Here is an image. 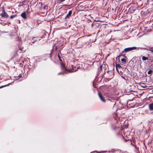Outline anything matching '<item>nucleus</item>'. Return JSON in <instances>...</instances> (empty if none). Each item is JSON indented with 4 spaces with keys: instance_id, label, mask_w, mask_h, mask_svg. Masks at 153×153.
<instances>
[{
    "instance_id": "9d476101",
    "label": "nucleus",
    "mask_w": 153,
    "mask_h": 153,
    "mask_svg": "<svg viewBox=\"0 0 153 153\" xmlns=\"http://www.w3.org/2000/svg\"><path fill=\"white\" fill-rule=\"evenodd\" d=\"M142 59L143 61L147 60L148 59V57H146L144 56H143L142 57Z\"/></svg>"
},
{
    "instance_id": "a878e982",
    "label": "nucleus",
    "mask_w": 153,
    "mask_h": 153,
    "mask_svg": "<svg viewBox=\"0 0 153 153\" xmlns=\"http://www.w3.org/2000/svg\"><path fill=\"white\" fill-rule=\"evenodd\" d=\"M39 4H40L41 6H42L43 5V3L42 2H39Z\"/></svg>"
},
{
    "instance_id": "6ab92c4d",
    "label": "nucleus",
    "mask_w": 153,
    "mask_h": 153,
    "mask_svg": "<svg viewBox=\"0 0 153 153\" xmlns=\"http://www.w3.org/2000/svg\"><path fill=\"white\" fill-rule=\"evenodd\" d=\"M43 9H48V7L47 5H45L44 7H43Z\"/></svg>"
},
{
    "instance_id": "20e7f679",
    "label": "nucleus",
    "mask_w": 153,
    "mask_h": 153,
    "mask_svg": "<svg viewBox=\"0 0 153 153\" xmlns=\"http://www.w3.org/2000/svg\"><path fill=\"white\" fill-rule=\"evenodd\" d=\"M0 15L4 18H7L9 16L8 15L4 10H3L2 13L0 14Z\"/></svg>"
},
{
    "instance_id": "cd10ccee",
    "label": "nucleus",
    "mask_w": 153,
    "mask_h": 153,
    "mask_svg": "<svg viewBox=\"0 0 153 153\" xmlns=\"http://www.w3.org/2000/svg\"><path fill=\"white\" fill-rule=\"evenodd\" d=\"M109 72H110V71H108L107 73H108Z\"/></svg>"
},
{
    "instance_id": "ddd939ff",
    "label": "nucleus",
    "mask_w": 153,
    "mask_h": 153,
    "mask_svg": "<svg viewBox=\"0 0 153 153\" xmlns=\"http://www.w3.org/2000/svg\"><path fill=\"white\" fill-rule=\"evenodd\" d=\"M153 72V71L152 70H149L148 71L147 73L148 74H151Z\"/></svg>"
},
{
    "instance_id": "5701e85b",
    "label": "nucleus",
    "mask_w": 153,
    "mask_h": 153,
    "mask_svg": "<svg viewBox=\"0 0 153 153\" xmlns=\"http://www.w3.org/2000/svg\"><path fill=\"white\" fill-rule=\"evenodd\" d=\"M132 91V90H131V91ZM126 92H128V93H129V92L130 91H128V90L127 89L126 90Z\"/></svg>"
},
{
    "instance_id": "7ed1b4c3",
    "label": "nucleus",
    "mask_w": 153,
    "mask_h": 153,
    "mask_svg": "<svg viewBox=\"0 0 153 153\" xmlns=\"http://www.w3.org/2000/svg\"><path fill=\"white\" fill-rule=\"evenodd\" d=\"M98 95L99 97L101 100L103 102H106L102 94L100 93L99 92L98 93Z\"/></svg>"
},
{
    "instance_id": "39448f33",
    "label": "nucleus",
    "mask_w": 153,
    "mask_h": 153,
    "mask_svg": "<svg viewBox=\"0 0 153 153\" xmlns=\"http://www.w3.org/2000/svg\"><path fill=\"white\" fill-rule=\"evenodd\" d=\"M139 87L140 88V89L141 88H146L147 86H146L145 83H140L139 84Z\"/></svg>"
},
{
    "instance_id": "4be33fe9",
    "label": "nucleus",
    "mask_w": 153,
    "mask_h": 153,
    "mask_svg": "<svg viewBox=\"0 0 153 153\" xmlns=\"http://www.w3.org/2000/svg\"><path fill=\"white\" fill-rule=\"evenodd\" d=\"M102 65H100V71H101L102 70Z\"/></svg>"
},
{
    "instance_id": "423d86ee",
    "label": "nucleus",
    "mask_w": 153,
    "mask_h": 153,
    "mask_svg": "<svg viewBox=\"0 0 153 153\" xmlns=\"http://www.w3.org/2000/svg\"><path fill=\"white\" fill-rule=\"evenodd\" d=\"M149 108L150 111H153V102L151 103L149 105Z\"/></svg>"
},
{
    "instance_id": "1a4fd4ad",
    "label": "nucleus",
    "mask_w": 153,
    "mask_h": 153,
    "mask_svg": "<svg viewBox=\"0 0 153 153\" xmlns=\"http://www.w3.org/2000/svg\"><path fill=\"white\" fill-rule=\"evenodd\" d=\"M116 68L117 71H118V68H122L121 66L119 64H116Z\"/></svg>"
},
{
    "instance_id": "2eb2a0df",
    "label": "nucleus",
    "mask_w": 153,
    "mask_h": 153,
    "mask_svg": "<svg viewBox=\"0 0 153 153\" xmlns=\"http://www.w3.org/2000/svg\"><path fill=\"white\" fill-rule=\"evenodd\" d=\"M61 47V46H56L55 48V50L56 51H57L59 48Z\"/></svg>"
},
{
    "instance_id": "dca6fc26",
    "label": "nucleus",
    "mask_w": 153,
    "mask_h": 153,
    "mask_svg": "<svg viewBox=\"0 0 153 153\" xmlns=\"http://www.w3.org/2000/svg\"><path fill=\"white\" fill-rule=\"evenodd\" d=\"M58 58H59V60L60 61L62 62V59H61V57L59 55V54H58Z\"/></svg>"
},
{
    "instance_id": "c85d7f7f",
    "label": "nucleus",
    "mask_w": 153,
    "mask_h": 153,
    "mask_svg": "<svg viewBox=\"0 0 153 153\" xmlns=\"http://www.w3.org/2000/svg\"><path fill=\"white\" fill-rule=\"evenodd\" d=\"M9 24H11V23H9Z\"/></svg>"
},
{
    "instance_id": "412c9836",
    "label": "nucleus",
    "mask_w": 153,
    "mask_h": 153,
    "mask_svg": "<svg viewBox=\"0 0 153 153\" xmlns=\"http://www.w3.org/2000/svg\"><path fill=\"white\" fill-rule=\"evenodd\" d=\"M149 50L153 53V48H151Z\"/></svg>"
},
{
    "instance_id": "c756f323",
    "label": "nucleus",
    "mask_w": 153,
    "mask_h": 153,
    "mask_svg": "<svg viewBox=\"0 0 153 153\" xmlns=\"http://www.w3.org/2000/svg\"><path fill=\"white\" fill-rule=\"evenodd\" d=\"M152 92H153V90H152Z\"/></svg>"
},
{
    "instance_id": "0eeeda50",
    "label": "nucleus",
    "mask_w": 153,
    "mask_h": 153,
    "mask_svg": "<svg viewBox=\"0 0 153 153\" xmlns=\"http://www.w3.org/2000/svg\"><path fill=\"white\" fill-rule=\"evenodd\" d=\"M72 13V11L71 10H70L68 13V14L66 15L65 17V19H67L69 18L70 16L71 15Z\"/></svg>"
},
{
    "instance_id": "aec40b11",
    "label": "nucleus",
    "mask_w": 153,
    "mask_h": 153,
    "mask_svg": "<svg viewBox=\"0 0 153 153\" xmlns=\"http://www.w3.org/2000/svg\"><path fill=\"white\" fill-rule=\"evenodd\" d=\"M43 34H44V35H45V36L46 35V34H48V33L46 32H45Z\"/></svg>"
},
{
    "instance_id": "f03ea898",
    "label": "nucleus",
    "mask_w": 153,
    "mask_h": 153,
    "mask_svg": "<svg viewBox=\"0 0 153 153\" xmlns=\"http://www.w3.org/2000/svg\"><path fill=\"white\" fill-rule=\"evenodd\" d=\"M71 66L72 67V69H70L69 70L67 69L66 68V67L64 65H62L61 68H62V70L64 71H68L69 72H73V71H76V70H74V66L73 65H72Z\"/></svg>"
},
{
    "instance_id": "bb28decb",
    "label": "nucleus",
    "mask_w": 153,
    "mask_h": 153,
    "mask_svg": "<svg viewBox=\"0 0 153 153\" xmlns=\"http://www.w3.org/2000/svg\"><path fill=\"white\" fill-rule=\"evenodd\" d=\"M134 146H135V148H136V147H136V146L134 145Z\"/></svg>"
},
{
    "instance_id": "4468645a",
    "label": "nucleus",
    "mask_w": 153,
    "mask_h": 153,
    "mask_svg": "<svg viewBox=\"0 0 153 153\" xmlns=\"http://www.w3.org/2000/svg\"><path fill=\"white\" fill-rule=\"evenodd\" d=\"M22 76V75L20 74L19 75L17 76H15V77L16 78V79H18L20 78Z\"/></svg>"
},
{
    "instance_id": "f8f14e48",
    "label": "nucleus",
    "mask_w": 153,
    "mask_h": 153,
    "mask_svg": "<svg viewBox=\"0 0 153 153\" xmlns=\"http://www.w3.org/2000/svg\"><path fill=\"white\" fill-rule=\"evenodd\" d=\"M17 16V15H12L10 16V18L11 19H13L14 18L16 17Z\"/></svg>"
},
{
    "instance_id": "a211bd4d",
    "label": "nucleus",
    "mask_w": 153,
    "mask_h": 153,
    "mask_svg": "<svg viewBox=\"0 0 153 153\" xmlns=\"http://www.w3.org/2000/svg\"><path fill=\"white\" fill-rule=\"evenodd\" d=\"M8 85H3L1 86H0V88H3V87L7 86Z\"/></svg>"
},
{
    "instance_id": "6e6552de",
    "label": "nucleus",
    "mask_w": 153,
    "mask_h": 153,
    "mask_svg": "<svg viewBox=\"0 0 153 153\" xmlns=\"http://www.w3.org/2000/svg\"><path fill=\"white\" fill-rule=\"evenodd\" d=\"M21 16L24 19H26L27 18L26 16V13L25 12L22 13L21 14Z\"/></svg>"
},
{
    "instance_id": "f257e3e1",
    "label": "nucleus",
    "mask_w": 153,
    "mask_h": 153,
    "mask_svg": "<svg viewBox=\"0 0 153 153\" xmlns=\"http://www.w3.org/2000/svg\"><path fill=\"white\" fill-rule=\"evenodd\" d=\"M137 48L135 47L126 48L121 53H120L119 55L120 56H125V54L126 52L130 51L132 50L136 49Z\"/></svg>"
},
{
    "instance_id": "f3484780",
    "label": "nucleus",
    "mask_w": 153,
    "mask_h": 153,
    "mask_svg": "<svg viewBox=\"0 0 153 153\" xmlns=\"http://www.w3.org/2000/svg\"><path fill=\"white\" fill-rule=\"evenodd\" d=\"M65 0H58V2L59 3H62L64 1H65Z\"/></svg>"
},
{
    "instance_id": "b1692460",
    "label": "nucleus",
    "mask_w": 153,
    "mask_h": 153,
    "mask_svg": "<svg viewBox=\"0 0 153 153\" xmlns=\"http://www.w3.org/2000/svg\"><path fill=\"white\" fill-rule=\"evenodd\" d=\"M34 41H33V42H31L30 43V44H31V45H32V44L34 43Z\"/></svg>"
},
{
    "instance_id": "393cba45",
    "label": "nucleus",
    "mask_w": 153,
    "mask_h": 153,
    "mask_svg": "<svg viewBox=\"0 0 153 153\" xmlns=\"http://www.w3.org/2000/svg\"><path fill=\"white\" fill-rule=\"evenodd\" d=\"M64 74V73H62V72H61V73H59L58 74L59 75H60V74Z\"/></svg>"
},
{
    "instance_id": "9b49d317",
    "label": "nucleus",
    "mask_w": 153,
    "mask_h": 153,
    "mask_svg": "<svg viewBox=\"0 0 153 153\" xmlns=\"http://www.w3.org/2000/svg\"><path fill=\"white\" fill-rule=\"evenodd\" d=\"M121 61H122V62L123 63H125L126 62V59L124 58L122 59H121Z\"/></svg>"
}]
</instances>
